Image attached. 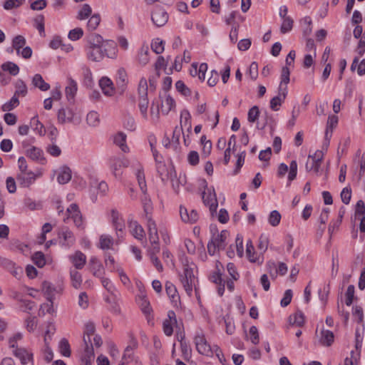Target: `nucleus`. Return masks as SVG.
I'll use <instances>...</instances> for the list:
<instances>
[{"instance_id":"f257e3e1","label":"nucleus","mask_w":365,"mask_h":365,"mask_svg":"<svg viewBox=\"0 0 365 365\" xmlns=\"http://www.w3.org/2000/svg\"><path fill=\"white\" fill-rule=\"evenodd\" d=\"M106 45H108L109 51L106 47L103 48H93V49H86V55L87 58L93 61H100L105 56H107L110 58H113L115 57V43L113 41H107Z\"/></svg>"},{"instance_id":"f03ea898","label":"nucleus","mask_w":365,"mask_h":365,"mask_svg":"<svg viewBox=\"0 0 365 365\" xmlns=\"http://www.w3.org/2000/svg\"><path fill=\"white\" fill-rule=\"evenodd\" d=\"M57 119L58 123L61 124L71 123L77 125L81 122V117L75 113L71 108L68 107L61 108L58 110Z\"/></svg>"},{"instance_id":"7ed1b4c3","label":"nucleus","mask_w":365,"mask_h":365,"mask_svg":"<svg viewBox=\"0 0 365 365\" xmlns=\"http://www.w3.org/2000/svg\"><path fill=\"white\" fill-rule=\"evenodd\" d=\"M194 342L197 351L207 356H212L214 354V346H211L207 341L205 335L202 333L197 334Z\"/></svg>"},{"instance_id":"20e7f679","label":"nucleus","mask_w":365,"mask_h":365,"mask_svg":"<svg viewBox=\"0 0 365 365\" xmlns=\"http://www.w3.org/2000/svg\"><path fill=\"white\" fill-rule=\"evenodd\" d=\"M202 200L205 205L209 206L210 212L212 216L217 212L218 202L214 187L207 188V192H203Z\"/></svg>"},{"instance_id":"39448f33","label":"nucleus","mask_w":365,"mask_h":365,"mask_svg":"<svg viewBox=\"0 0 365 365\" xmlns=\"http://www.w3.org/2000/svg\"><path fill=\"white\" fill-rule=\"evenodd\" d=\"M68 214L67 219L71 217L73 219L75 225L79 229H84L83 222V216L79 210L78 206L76 203H72L66 210Z\"/></svg>"},{"instance_id":"423d86ee","label":"nucleus","mask_w":365,"mask_h":365,"mask_svg":"<svg viewBox=\"0 0 365 365\" xmlns=\"http://www.w3.org/2000/svg\"><path fill=\"white\" fill-rule=\"evenodd\" d=\"M42 291L46 299L49 302V304H47L49 306V309L47 310V312L51 313L53 311V299L58 291L51 283L46 281L42 283Z\"/></svg>"},{"instance_id":"0eeeda50","label":"nucleus","mask_w":365,"mask_h":365,"mask_svg":"<svg viewBox=\"0 0 365 365\" xmlns=\"http://www.w3.org/2000/svg\"><path fill=\"white\" fill-rule=\"evenodd\" d=\"M153 23L158 27L163 26L168 21V14L161 7H156L151 15Z\"/></svg>"},{"instance_id":"6e6552de","label":"nucleus","mask_w":365,"mask_h":365,"mask_svg":"<svg viewBox=\"0 0 365 365\" xmlns=\"http://www.w3.org/2000/svg\"><path fill=\"white\" fill-rule=\"evenodd\" d=\"M16 179L21 187H29L35 182L36 175L34 172L29 170L27 172L19 173L16 175Z\"/></svg>"},{"instance_id":"1a4fd4ad","label":"nucleus","mask_w":365,"mask_h":365,"mask_svg":"<svg viewBox=\"0 0 365 365\" xmlns=\"http://www.w3.org/2000/svg\"><path fill=\"white\" fill-rule=\"evenodd\" d=\"M14 355L18 358L21 364L26 365L30 362H33V353L25 348H16L13 351Z\"/></svg>"},{"instance_id":"9d476101","label":"nucleus","mask_w":365,"mask_h":365,"mask_svg":"<svg viewBox=\"0 0 365 365\" xmlns=\"http://www.w3.org/2000/svg\"><path fill=\"white\" fill-rule=\"evenodd\" d=\"M22 145L24 148H26V155L32 160L40 161L44 159L43 153L41 148L35 146L29 147L25 142H23Z\"/></svg>"},{"instance_id":"9b49d317","label":"nucleus","mask_w":365,"mask_h":365,"mask_svg":"<svg viewBox=\"0 0 365 365\" xmlns=\"http://www.w3.org/2000/svg\"><path fill=\"white\" fill-rule=\"evenodd\" d=\"M112 223L116 230L117 235L119 237H123L125 225L118 211L112 210L111 211Z\"/></svg>"},{"instance_id":"f8f14e48","label":"nucleus","mask_w":365,"mask_h":365,"mask_svg":"<svg viewBox=\"0 0 365 365\" xmlns=\"http://www.w3.org/2000/svg\"><path fill=\"white\" fill-rule=\"evenodd\" d=\"M128 165V161L126 159L115 158L111 160L110 168L115 178H118L121 175V168L127 167Z\"/></svg>"},{"instance_id":"ddd939ff","label":"nucleus","mask_w":365,"mask_h":365,"mask_svg":"<svg viewBox=\"0 0 365 365\" xmlns=\"http://www.w3.org/2000/svg\"><path fill=\"white\" fill-rule=\"evenodd\" d=\"M168 317L163 321V329L166 336H171L173 333V324L177 323L175 313L173 311L168 312Z\"/></svg>"},{"instance_id":"4468645a","label":"nucleus","mask_w":365,"mask_h":365,"mask_svg":"<svg viewBox=\"0 0 365 365\" xmlns=\"http://www.w3.org/2000/svg\"><path fill=\"white\" fill-rule=\"evenodd\" d=\"M180 215L184 222L195 223L198 219L196 210H192L188 212L187 208L182 205L180 207Z\"/></svg>"},{"instance_id":"2eb2a0df","label":"nucleus","mask_w":365,"mask_h":365,"mask_svg":"<svg viewBox=\"0 0 365 365\" xmlns=\"http://www.w3.org/2000/svg\"><path fill=\"white\" fill-rule=\"evenodd\" d=\"M58 236L60 239H63V244L68 247L73 245L76 241L73 233L66 227L61 228Z\"/></svg>"},{"instance_id":"dca6fc26","label":"nucleus","mask_w":365,"mask_h":365,"mask_svg":"<svg viewBox=\"0 0 365 365\" xmlns=\"http://www.w3.org/2000/svg\"><path fill=\"white\" fill-rule=\"evenodd\" d=\"M129 228L130 230L131 234L135 238L143 241V242H145V241L143 240L145 237V231L143 227L139 225L137 221H130Z\"/></svg>"},{"instance_id":"f3484780","label":"nucleus","mask_w":365,"mask_h":365,"mask_svg":"<svg viewBox=\"0 0 365 365\" xmlns=\"http://www.w3.org/2000/svg\"><path fill=\"white\" fill-rule=\"evenodd\" d=\"M145 218L147 220V227L150 242H155L159 240L155 222L152 219L151 216H148V217Z\"/></svg>"},{"instance_id":"a211bd4d","label":"nucleus","mask_w":365,"mask_h":365,"mask_svg":"<svg viewBox=\"0 0 365 365\" xmlns=\"http://www.w3.org/2000/svg\"><path fill=\"white\" fill-rule=\"evenodd\" d=\"M334 339V335L331 331L322 329L320 332L319 341L324 346H330Z\"/></svg>"},{"instance_id":"6ab92c4d","label":"nucleus","mask_w":365,"mask_h":365,"mask_svg":"<svg viewBox=\"0 0 365 365\" xmlns=\"http://www.w3.org/2000/svg\"><path fill=\"white\" fill-rule=\"evenodd\" d=\"M70 259L76 269H81L86 264V257L81 251H77L73 255L70 257Z\"/></svg>"},{"instance_id":"aec40b11","label":"nucleus","mask_w":365,"mask_h":365,"mask_svg":"<svg viewBox=\"0 0 365 365\" xmlns=\"http://www.w3.org/2000/svg\"><path fill=\"white\" fill-rule=\"evenodd\" d=\"M99 86L106 96H111L114 93L113 85L111 80L107 77H103L99 81Z\"/></svg>"},{"instance_id":"412c9836","label":"nucleus","mask_w":365,"mask_h":365,"mask_svg":"<svg viewBox=\"0 0 365 365\" xmlns=\"http://www.w3.org/2000/svg\"><path fill=\"white\" fill-rule=\"evenodd\" d=\"M89 267L95 277H101L103 265L96 257L93 256L91 257Z\"/></svg>"},{"instance_id":"4be33fe9","label":"nucleus","mask_w":365,"mask_h":365,"mask_svg":"<svg viewBox=\"0 0 365 365\" xmlns=\"http://www.w3.org/2000/svg\"><path fill=\"white\" fill-rule=\"evenodd\" d=\"M229 233L227 230H222L220 233H214L212 236V241L215 245L218 246V250L225 248V241Z\"/></svg>"},{"instance_id":"5701e85b","label":"nucleus","mask_w":365,"mask_h":365,"mask_svg":"<svg viewBox=\"0 0 365 365\" xmlns=\"http://www.w3.org/2000/svg\"><path fill=\"white\" fill-rule=\"evenodd\" d=\"M68 84L66 87V96L68 101H73L77 92V83L71 78H68Z\"/></svg>"},{"instance_id":"b1692460","label":"nucleus","mask_w":365,"mask_h":365,"mask_svg":"<svg viewBox=\"0 0 365 365\" xmlns=\"http://www.w3.org/2000/svg\"><path fill=\"white\" fill-rule=\"evenodd\" d=\"M181 120H180V128L181 130H182V127L187 128V132L190 133L192 130V123H191V115L188 110H184L181 112Z\"/></svg>"},{"instance_id":"393cba45","label":"nucleus","mask_w":365,"mask_h":365,"mask_svg":"<svg viewBox=\"0 0 365 365\" xmlns=\"http://www.w3.org/2000/svg\"><path fill=\"white\" fill-rule=\"evenodd\" d=\"M114 143L119 146L124 153L128 151V147L126 145V135L123 132L118 133L113 138Z\"/></svg>"},{"instance_id":"a878e982","label":"nucleus","mask_w":365,"mask_h":365,"mask_svg":"<svg viewBox=\"0 0 365 365\" xmlns=\"http://www.w3.org/2000/svg\"><path fill=\"white\" fill-rule=\"evenodd\" d=\"M71 179V170L67 166H63L61 168L60 173L58 175L57 180L61 184H66Z\"/></svg>"},{"instance_id":"bb28decb","label":"nucleus","mask_w":365,"mask_h":365,"mask_svg":"<svg viewBox=\"0 0 365 365\" xmlns=\"http://www.w3.org/2000/svg\"><path fill=\"white\" fill-rule=\"evenodd\" d=\"M32 84L42 91H46L50 88V85L44 81L41 74H35L32 78Z\"/></svg>"},{"instance_id":"cd10ccee","label":"nucleus","mask_w":365,"mask_h":365,"mask_svg":"<svg viewBox=\"0 0 365 365\" xmlns=\"http://www.w3.org/2000/svg\"><path fill=\"white\" fill-rule=\"evenodd\" d=\"M175 106L174 99L170 96L167 95L165 99L161 102V111L163 114L168 115Z\"/></svg>"},{"instance_id":"c85d7f7f","label":"nucleus","mask_w":365,"mask_h":365,"mask_svg":"<svg viewBox=\"0 0 365 365\" xmlns=\"http://www.w3.org/2000/svg\"><path fill=\"white\" fill-rule=\"evenodd\" d=\"M15 88L16 91L14 92V96L19 97V96H25L27 93V86L24 81L21 79H18L16 82L15 83Z\"/></svg>"},{"instance_id":"c756f323","label":"nucleus","mask_w":365,"mask_h":365,"mask_svg":"<svg viewBox=\"0 0 365 365\" xmlns=\"http://www.w3.org/2000/svg\"><path fill=\"white\" fill-rule=\"evenodd\" d=\"M143 196L142 197L141 201L143 206V210L145 212V217L148 216H151L150 213L153 210L152 202L150 197L148 196L147 192L145 193H143Z\"/></svg>"},{"instance_id":"7c9ffc66","label":"nucleus","mask_w":365,"mask_h":365,"mask_svg":"<svg viewBox=\"0 0 365 365\" xmlns=\"http://www.w3.org/2000/svg\"><path fill=\"white\" fill-rule=\"evenodd\" d=\"M136 178L140 190L142 191L143 193H145V192H147V185L145 182L143 169L141 166H140V168L137 170Z\"/></svg>"},{"instance_id":"2f4dec72","label":"nucleus","mask_w":365,"mask_h":365,"mask_svg":"<svg viewBox=\"0 0 365 365\" xmlns=\"http://www.w3.org/2000/svg\"><path fill=\"white\" fill-rule=\"evenodd\" d=\"M289 322L297 327H302L304 323L303 312L300 310H297L293 315L289 317Z\"/></svg>"},{"instance_id":"473e14b6","label":"nucleus","mask_w":365,"mask_h":365,"mask_svg":"<svg viewBox=\"0 0 365 365\" xmlns=\"http://www.w3.org/2000/svg\"><path fill=\"white\" fill-rule=\"evenodd\" d=\"M1 69L4 71L9 72L12 76H16L19 73V67L17 64L11 61H7L1 65Z\"/></svg>"},{"instance_id":"72a5a7b5","label":"nucleus","mask_w":365,"mask_h":365,"mask_svg":"<svg viewBox=\"0 0 365 365\" xmlns=\"http://www.w3.org/2000/svg\"><path fill=\"white\" fill-rule=\"evenodd\" d=\"M148 82L145 78L140 80L138 85V99L148 98Z\"/></svg>"},{"instance_id":"f704fd0d","label":"nucleus","mask_w":365,"mask_h":365,"mask_svg":"<svg viewBox=\"0 0 365 365\" xmlns=\"http://www.w3.org/2000/svg\"><path fill=\"white\" fill-rule=\"evenodd\" d=\"M83 341L86 346L84 349L83 354L81 357V360L93 361L94 358H95V355H94V351H93V346L92 345L88 346V342L87 341L86 336H84Z\"/></svg>"},{"instance_id":"c9c22d12","label":"nucleus","mask_w":365,"mask_h":365,"mask_svg":"<svg viewBox=\"0 0 365 365\" xmlns=\"http://www.w3.org/2000/svg\"><path fill=\"white\" fill-rule=\"evenodd\" d=\"M19 105V97L13 96L10 101H7L1 106V110L4 112L11 111Z\"/></svg>"},{"instance_id":"e433bc0d","label":"nucleus","mask_w":365,"mask_h":365,"mask_svg":"<svg viewBox=\"0 0 365 365\" xmlns=\"http://www.w3.org/2000/svg\"><path fill=\"white\" fill-rule=\"evenodd\" d=\"M26 44V39L23 36L18 35L13 38L12 46L16 51L18 55L20 54L21 48H23Z\"/></svg>"},{"instance_id":"4c0bfd02","label":"nucleus","mask_w":365,"mask_h":365,"mask_svg":"<svg viewBox=\"0 0 365 365\" xmlns=\"http://www.w3.org/2000/svg\"><path fill=\"white\" fill-rule=\"evenodd\" d=\"M58 349L63 356L68 357L71 356L70 345L67 339L63 338L59 341Z\"/></svg>"},{"instance_id":"58836bf2","label":"nucleus","mask_w":365,"mask_h":365,"mask_svg":"<svg viewBox=\"0 0 365 365\" xmlns=\"http://www.w3.org/2000/svg\"><path fill=\"white\" fill-rule=\"evenodd\" d=\"M31 126L34 130L36 131L40 135H43L45 133V129L43 125L38 120V117L34 116L31 119Z\"/></svg>"},{"instance_id":"ea45409f","label":"nucleus","mask_w":365,"mask_h":365,"mask_svg":"<svg viewBox=\"0 0 365 365\" xmlns=\"http://www.w3.org/2000/svg\"><path fill=\"white\" fill-rule=\"evenodd\" d=\"M87 41L88 44H98L101 45L102 46L106 47L108 45H106V43H105L103 42V37L97 34H91L87 37Z\"/></svg>"},{"instance_id":"a19ab883","label":"nucleus","mask_w":365,"mask_h":365,"mask_svg":"<svg viewBox=\"0 0 365 365\" xmlns=\"http://www.w3.org/2000/svg\"><path fill=\"white\" fill-rule=\"evenodd\" d=\"M164 41L159 38L154 39L151 43L152 50L157 54L162 53L164 51Z\"/></svg>"},{"instance_id":"79ce46f5","label":"nucleus","mask_w":365,"mask_h":365,"mask_svg":"<svg viewBox=\"0 0 365 365\" xmlns=\"http://www.w3.org/2000/svg\"><path fill=\"white\" fill-rule=\"evenodd\" d=\"M149 101L148 98L138 99V107L143 118L145 120L148 119V108Z\"/></svg>"},{"instance_id":"37998d69","label":"nucleus","mask_w":365,"mask_h":365,"mask_svg":"<svg viewBox=\"0 0 365 365\" xmlns=\"http://www.w3.org/2000/svg\"><path fill=\"white\" fill-rule=\"evenodd\" d=\"M99 247L102 250H108L113 245V239L108 235H101L100 237Z\"/></svg>"},{"instance_id":"c03bdc74","label":"nucleus","mask_w":365,"mask_h":365,"mask_svg":"<svg viewBox=\"0 0 365 365\" xmlns=\"http://www.w3.org/2000/svg\"><path fill=\"white\" fill-rule=\"evenodd\" d=\"M32 261L38 267H43L46 264L44 255L41 252H36L32 256Z\"/></svg>"},{"instance_id":"a18cd8bd","label":"nucleus","mask_w":365,"mask_h":365,"mask_svg":"<svg viewBox=\"0 0 365 365\" xmlns=\"http://www.w3.org/2000/svg\"><path fill=\"white\" fill-rule=\"evenodd\" d=\"M101 22V16L98 14L91 16L88 21L87 27L88 30H95Z\"/></svg>"},{"instance_id":"49530a36","label":"nucleus","mask_w":365,"mask_h":365,"mask_svg":"<svg viewBox=\"0 0 365 365\" xmlns=\"http://www.w3.org/2000/svg\"><path fill=\"white\" fill-rule=\"evenodd\" d=\"M92 9L91 7L87 4H83L81 9L78 11L77 19L79 20H83L89 17L91 14Z\"/></svg>"},{"instance_id":"de8ad7c7","label":"nucleus","mask_w":365,"mask_h":365,"mask_svg":"<svg viewBox=\"0 0 365 365\" xmlns=\"http://www.w3.org/2000/svg\"><path fill=\"white\" fill-rule=\"evenodd\" d=\"M70 274L73 287L76 289H78L82 282L81 274L76 270H71Z\"/></svg>"},{"instance_id":"09e8293b","label":"nucleus","mask_w":365,"mask_h":365,"mask_svg":"<svg viewBox=\"0 0 365 365\" xmlns=\"http://www.w3.org/2000/svg\"><path fill=\"white\" fill-rule=\"evenodd\" d=\"M280 220L281 215L277 210H273L270 212L268 217V222L272 226L275 227L278 225Z\"/></svg>"},{"instance_id":"8fccbe9b","label":"nucleus","mask_w":365,"mask_h":365,"mask_svg":"<svg viewBox=\"0 0 365 365\" xmlns=\"http://www.w3.org/2000/svg\"><path fill=\"white\" fill-rule=\"evenodd\" d=\"M86 121L89 125L96 126L99 123V115L95 111H91L87 114Z\"/></svg>"},{"instance_id":"3c124183","label":"nucleus","mask_w":365,"mask_h":365,"mask_svg":"<svg viewBox=\"0 0 365 365\" xmlns=\"http://www.w3.org/2000/svg\"><path fill=\"white\" fill-rule=\"evenodd\" d=\"M165 291L168 297L173 300H175L178 297V292L175 286L170 282H167L165 283Z\"/></svg>"},{"instance_id":"603ef678","label":"nucleus","mask_w":365,"mask_h":365,"mask_svg":"<svg viewBox=\"0 0 365 365\" xmlns=\"http://www.w3.org/2000/svg\"><path fill=\"white\" fill-rule=\"evenodd\" d=\"M293 23L294 21L291 17L284 19L280 27L281 33L286 34L290 31L292 29Z\"/></svg>"},{"instance_id":"864d4df0","label":"nucleus","mask_w":365,"mask_h":365,"mask_svg":"<svg viewBox=\"0 0 365 365\" xmlns=\"http://www.w3.org/2000/svg\"><path fill=\"white\" fill-rule=\"evenodd\" d=\"M181 282L182 284L185 291L186 292L188 296L190 297L192 295L193 286L195 287V294L196 295H197V289L194 283L190 282V280H187V279H181Z\"/></svg>"},{"instance_id":"5fc2aeb1","label":"nucleus","mask_w":365,"mask_h":365,"mask_svg":"<svg viewBox=\"0 0 365 365\" xmlns=\"http://www.w3.org/2000/svg\"><path fill=\"white\" fill-rule=\"evenodd\" d=\"M259 110L257 106L252 107L247 114V120L250 123H255L259 118Z\"/></svg>"},{"instance_id":"6e6d98bb","label":"nucleus","mask_w":365,"mask_h":365,"mask_svg":"<svg viewBox=\"0 0 365 365\" xmlns=\"http://www.w3.org/2000/svg\"><path fill=\"white\" fill-rule=\"evenodd\" d=\"M4 265L10 270L11 274L15 277H18L22 273V269L20 267L15 268L14 263L10 260L5 259Z\"/></svg>"},{"instance_id":"4d7b16f0","label":"nucleus","mask_w":365,"mask_h":365,"mask_svg":"<svg viewBox=\"0 0 365 365\" xmlns=\"http://www.w3.org/2000/svg\"><path fill=\"white\" fill-rule=\"evenodd\" d=\"M20 309L21 311L24 312H29V311L32 310L35 307V302L26 300V299H20Z\"/></svg>"},{"instance_id":"13d9d810","label":"nucleus","mask_w":365,"mask_h":365,"mask_svg":"<svg viewBox=\"0 0 365 365\" xmlns=\"http://www.w3.org/2000/svg\"><path fill=\"white\" fill-rule=\"evenodd\" d=\"M266 269L272 279L277 277V264L273 261H269L266 264Z\"/></svg>"},{"instance_id":"bf43d9fd","label":"nucleus","mask_w":365,"mask_h":365,"mask_svg":"<svg viewBox=\"0 0 365 365\" xmlns=\"http://www.w3.org/2000/svg\"><path fill=\"white\" fill-rule=\"evenodd\" d=\"M245 155H246L245 151H242V153L238 154L235 168L233 171V175H237L239 173L241 168L244 165Z\"/></svg>"},{"instance_id":"052dcab7","label":"nucleus","mask_w":365,"mask_h":365,"mask_svg":"<svg viewBox=\"0 0 365 365\" xmlns=\"http://www.w3.org/2000/svg\"><path fill=\"white\" fill-rule=\"evenodd\" d=\"M177 91L181 93L185 96H189L191 94V91L186 86L182 81H178L175 83Z\"/></svg>"},{"instance_id":"680f3d73","label":"nucleus","mask_w":365,"mask_h":365,"mask_svg":"<svg viewBox=\"0 0 365 365\" xmlns=\"http://www.w3.org/2000/svg\"><path fill=\"white\" fill-rule=\"evenodd\" d=\"M123 126L128 130L133 131L135 130L136 125L135 119L133 116L127 115L123 120Z\"/></svg>"},{"instance_id":"e2e57ef3","label":"nucleus","mask_w":365,"mask_h":365,"mask_svg":"<svg viewBox=\"0 0 365 365\" xmlns=\"http://www.w3.org/2000/svg\"><path fill=\"white\" fill-rule=\"evenodd\" d=\"M284 98H282L281 96H274L270 101V108L272 110L277 111L279 110V108L282 103L284 101Z\"/></svg>"},{"instance_id":"0e129e2a","label":"nucleus","mask_w":365,"mask_h":365,"mask_svg":"<svg viewBox=\"0 0 365 365\" xmlns=\"http://www.w3.org/2000/svg\"><path fill=\"white\" fill-rule=\"evenodd\" d=\"M341 201L348 205L350 202L351 198V190L350 187H346L343 188L340 194Z\"/></svg>"},{"instance_id":"69168bd1","label":"nucleus","mask_w":365,"mask_h":365,"mask_svg":"<svg viewBox=\"0 0 365 365\" xmlns=\"http://www.w3.org/2000/svg\"><path fill=\"white\" fill-rule=\"evenodd\" d=\"M24 0H6L4 4V9L11 10L20 6Z\"/></svg>"},{"instance_id":"338daca9","label":"nucleus","mask_w":365,"mask_h":365,"mask_svg":"<svg viewBox=\"0 0 365 365\" xmlns=\"http://www.w3.org/2000/svg\"><path fill=\"white\" fill-rule=\"evenodd\" d=\"M354 285H349L347 287L346 292V301L345 303L347 306H351L353 303V299L354 297Z\"/></svg>"},{"instance_id":"774afa93","label":"nucleus","mask_w":365,"mask_h":365,"mask_svg":"<svg viewBox=\"0 0 365 365\" xmlns=\"http://www.w3.org/2000/svg\"><path fill=\"white\" fill-rule=\"evenodd\" d=\"M83 35V29L81 28H76L69 31L68 38L72 41H76L81 38Z\"/></svg>"}]
</instances>
